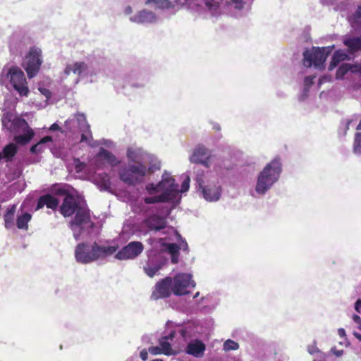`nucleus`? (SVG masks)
Returning <instances> with one entry per match:
<instances>
[{
  "label": "nucleus",
  "instance_id": "nucleus-14",
  "mask_svg": "<svg viewBox=\"0 0 361 361\" xmlns=\"http://www.w3.org/2000/svg\"><path fill=\"white\" fill-rule=\"evenodd\" d=\"M74 219L71 222L72 228L73 226H82L83 224H88L90 221V214L89 209L81 206L75 212Z\"/></svg>",
  "mask_w": 361,
  "mask_h": 361
},
{
  "label": "nucleus",
  "instance_id": "nucleus-26",
  "mask_svg": "<svg viewBox=\"0 0 361 361\" xmlns=\"http://www.w3.org/2000/svg\"><path fill=\"white\" fill-rule=\"evenodd\" d=\"M31 219L32 215L28 212L18 216L16 219V226L18 228L27 231L28 229V223L30 221Z\"/></svg>",
  "mask_w": 361,
  "mask_h": 361
},
{
  "label": "nucleus",
  "instance_id": "nucleus-55",
  "mask_svg": "<svg viewBox=\"0 0 361 361\" xmlns=\"http://www.w3.org/2000/svg\"><path fill=\"white\" fill-rule=\"evenodd\" d=\"M354 336L360 341H361V334L358 333H354Z\"/></svg>",
  "mask_w": 361,
  "mask_h": 361
},
{
  "label": "nucleus",
  "instance_id": "nucleus-41",
  "mask_svg": "<svg viewBox=\"0 0 361 361\" xmlns=\"http://www.w3.org/2000/svg\"><path fill=\"white\" fill-rule=\"evenodd\" d=\"M149 353L152 355H159L162 354V351L161 350L160 347L159 346H152L148 349Z\"/></svg>",
  "mask_w": 361,
  "mask_h": 361
},
{
  "label": "nucleus",
  "instance_id": "nucleus-58",
  "mask_svg": "<svg viewBox=\"0 0 361 361\" xmlns=\"http://www.w3.org/2000/svg\"><path fill=\"white\" fill-rule=\"evenodd\" d=\"M357 130H360V132H361V121H360V123L357 127Z\"/></svg>",
  "mask_w": 361,
  "mask_h": 361
},
{
  "label": "nucleus",
  "instance_id": "nucleus-9",
  "mask_svg": "<svg viewBox=\"0 0 361 361\" xmlns=\"http://www.w3.org/2000/svg\"><path fill=\"white\" fill-rule=\"evenodd\" d=\"M140 225L149 231H159L166 227V219L160 215L152 214L143 219Z\"/></svg>",
  "mask_w": 361,
  "mask_h": 361
},
{
  "label": "nucleus",
  "instance_id": "nucleus-3",
  "mask_svg": "<svg viewBox=\"0 0 361 361\" xmlns=\"http://www.w3.org/2000/svg\"><path fill=\"white\" fill-rule=\"evenodd\" d=\"M8 79L20 96L27 97L29 88L23 71L18 66L4 67L0 75V80Z\"/></svg>",
  "mask_w": 361,
  "mask_h": 361
},
{
  "label": "nucleus",
  "instance_id": "nucleus-49",
  "mask_svg": "<svg viewBox=\"0 0 361 361\" xmlns=\"http://www.w3.org/2000/svg\"><path fill=\"white\" fill-rule=\"evenodd\" d=\"M175 336V332L171 331L168 336L163 337V339H165L166 341L168 340H173Z\"/></svg>",
  "mask_w": 361,
  "mask_h": 361
},
{
  "label": "nucleus",
  "instance_id": "nucleus-51",
  "mask_svg": "<svg viewBox=\"0 0 361 361\" xmlns=\"http://www.w3.org/2000/svg\"><path fill=\"white\" fill-rule=\"evenodd\" d=\"M353 319L355 323L359 324L361 323V318L360 316L355 314L353 316Z\"/></svg>",
  "mask_w": 361,
  "mask_h": 361
},
{
  "label": "nucleus",
  "instance_id": "nucleus-40",
  "mask_svg": "<svg viewBox=\"0 0 361 361\" xmlns=\"http://www.w3.org/2000/svg\"><path fill=\"white\" fill-rule=\"evenodd\" d=\"M190 187V178L187 177L182 183L180 192H185L188 190Z\"/></svg>",
  "mask_w": 361,
  "mask_h": 361
},
{
  "label": "nucleus",
  "instance_id": "nucleus-39",
  "mask_svg": "<svg viewBox=\"0 0 361 361\" xmlns=\"http://www.w3.org/2000/svg\"><path fill=\"white\" fill-rule=\"evenodd\" d=\"M146 190L149 192V193L152 194V192H158L162 190V188L161 185H159V183L157 185H154V183H149L146 186Z\"/></svg>",
  "mask_w": 361,
  "mask_h": 361
},
{
  "label": "nucleus",
  "instance_id": "nucleus-23",
  "mask_svg": "<svg viewBox=\"0 0 361 361\" xmlns=\"http://www.w3.org/2000/svg\"><path fill=\"white\" fill-rule=\"evenodd\" d=\"M87 68V66L85 62H76L73 66H67L65 69V73L67 75H69L71 72L74 74L80 75Z\"/></svg>",
  "mask_w": 361,
  "mask_h": 361
},
{
  "label": "nucleus",
  "instance_id": "nucleus-54",
  "mask_svg": "<svg viewBox=\"0 0 361 361\" xmlns=\"http://www.w3.org/2000/svg\"><path fill=\"white\" fill-rule=\"evenodd\" d=\"M183 247H182L183 250H186V251L188 250V245L187 243L185 241H183Z\"/></svg>",
  "mask_w": 361,
  "mask_h": 361
},
{
  "label": "nucleus",
  "instance_id": "nucleus-44",
  "mask_svg": "<svg viewBox=\"0 0 361 361\" xmlns=\"http://www.w3.org/2000/svg\"><path fill=\"white\" fill-rule=\"evenodd\" d=\"M159 169H160V164H153L151 166H149L148 169L147 168V173H154V171L159 170Z\"/></svg>",
  "mask_w": 361,
  "mask_h": 361
},
{
  "label": "nucleus",
  "instance_id": "nucleus-36",
  "mask_svg": "<svg viewBox=\"0 0 361 361\" xmlns=\"http://www.w3.org/2000/svg\"><path fill=\"white\" fill-rule=\"evenodd\" d=\"M352 22L357 25H361V5L359 6L351 17Z\"/></svg>",
  "mask_w": 361,
  "mask_h": 361
},
{
  "label": "nucleus",
  "instance_id": "nucleus-61",
  "mask_svg": "<svg viewBox=\"0 0 361 361\" xmlns=\"http://www.w3.org/2000/svg\"><path fill=\"white\" fill-rule=\"evenodd\" d=\"M74 236H75V238L76 240H78V235H74Z\"/></svg>",
  "mask_w": 361,
  "mask_h": 361
},
{
  "label": "nucleus",
  "instance_id": "nucleus-13",
  "mask_svg": "<svg viewBox=\"0 0 361 361\" xmlns=\"http://www.w3.org/2000/svg\"><path fill=\"white\" fill-rule=\"evenodd\" d=\"M348 73L358 74L361 77V63H343L336 71V78L343 79Z\"/></svg>",
  "mask_w": 361,
  "mask_h": 361
},
{
  "label": "nucleus",
  "instance_id": "nucleus-6",
  "mask_svg": "<svg viewBox=\"0 0 361 361\" xmlns=\"http://www.w3.org/2000/svg\"><path fill=\"white\" fill-rule=\"evenodd\" d=\"M42 63V51L39 49L32 47L26 56V61L23 67L27 73V77L31 79L39 72Z\"/></svg>",
  "mask_w": 361,
  "mask_h": 361
},
{
  "label": "nucleus",
  "instance_id": "nucleus-31",
  "mask_svg": "<svg viewBox=\"0 0 361 361\" xmlns=\"http://www.w3.org/2000/svg\"><path fill=\"white\" fill-rule=\"evenodd\" d=\"M160 269V265L152 264L151 260H149L147 264L144 267L145 274L151 278L153 277Z\"/></svg>",
  "mask_w": 361,
  "mask_h": 361
},
{
  "label": "nucleus",
  "instance_id": "nucleus-20",
  "mask_svg": "<svg viewBox=\"0 0 361 361\" xmlns=\"http://www.w3.org/2000/svg\"><path fill=\"white\" fill-rule=\"evenodd\" d=\"M205 350V345L201 341L189 343L187 346V353L195 356L201 357Z\"/></svg>",
  "mask_w": 361,
  "mask_h": 361
},
{
  "label": "nucleus",
  "instance_id": "nucleus-59",
  "mask_svg": "<svg viewBox=\"0 0 361 361\" xmlns=\"http://www.w3.org/2000/svg\"><path fill=\"white\" fill-rule=\"evenodd\" d=\"M87 140L86 136L84 134H82V135H81V140L83 141V140Z\"/></svg>",
  "mask_w": 361,
  "mask_h": 361
},
{
  "label": "nucleus",
  "instance_id": "nucleus-43",
  "mask_svg": "<svg viewBox=\"0 0 361 361\" xmlns=\"http://www.w3.org/2000/svg\"><path fill=\"white\" fill-rule=\"evenodd\" d=\"M75 118L78 123L85 122L87 123L86 118L84 114L78 113L75 114Z\"/></svg>",
  "mask_w": 361,
  "mask_h": 361
},
{
  "label": "nucleus",
  "instance_id": "nucleus-42",
  "mask_svg": "<svg viewBox=\"0 0 361 361\" xmlns=\"http://www.w3.org/2000/svg\"><path fill=\"white\" fill-rule=\"evenodd\" d=\"M145 203L149 204L154 203H158L157 196L155 197H147L144 199Z\"/></svg>",
  "mask_w": 361,
  "mask_h": 361
},
{
  "label": "nucleus",
  "instance_id": "nucleus-48",
  "mask_svg": "<svg viewBox=\"0 0 361 361\" xmlns=\"http://www.w3.org/2000/svg\"><path fill=\"white\" fill-rule=\"evenodd\" d=\"M355 308L357 312H358L359 313H361V300H358L355 302Z\"/></svg>",
  "mask_w": 361,
  "mask_h": 361
},
{
  "label": "nucleus",
  "instance_id": "nucleus-19",
  "mask_svg": "<svg viewBox=\"0 0 361 361\" xmlns=\"http://www.w3.org/2000/svg\"><path fill=\"white\" fill-rule=\"evenodd\" d=\"M16 212V205L9 206L4 215V226L6 229H11L14 226L15 214Z\"/></svg>",
  "mask_w": 361,
  "mask_h": 361
},
{
  "label": "nucleus",
  "instance_id": "nucleus-16",
  "mask_svg": "<svg viewBox=\"0 0 361 361\" xmlns=\"http://www.w3.org/2000/svg\"><path fill=\"white\" fill-rule=\"evenodd\" d=\"M199 185L200 188L202 189V192L206 200L216 201L219 199L221 195L220 187L216 185L204 186L200 183Z\"/></svg>",
  "mask_w": 361,
  "mask_h": 361
},
{
  "label": "nucleus",
  "instance_id": "nucleus-7",
  "mask_svg": "<svg viewBox=\"0 0 361 361\" xmlns=\"http://www.w3.org/2000/svg\"><path fill=\"white\" fill-rule=\"evenodd\" d=\"M190 274L180 273L172 279V292L176 295H184L190 293L188 288H194L195 283Z\"/></svg>",
  "mask_w": 361,
  "mask_h": 361
},
{
  "label": "nucleus",
  "instance_id": "nucleus-50",
  "mask_svg": "<svg viewBox=\"0 0 361 361\" xmlns=\"http://www.w3.org/2000/svg\"><path fill=\"white\" fill-rule=\"evenodd\" d=\"M133 13V9L130 6H127L124 9V13L126 15H130Z\"/></svg>",
  "mask_w": 361,
  "mask_h": 361
},
{
  "label": "nucleus",
  "instance_id": "nucleus-34",
  "mask_svg": "<svg viewBox=\"0 0 361 361\" xmlns=\"http://www.w3.org/2000/svg\"><path fill=\"white\" fill-rule=\"evenodd\" d=\"M353 150L355 153L361 154V132H357L355 135Z\"/></svg>",
  "mask_w": 361,
  "mask_h": 361
},
{
  "label": "nucleus",
  "instance_id": "nucleus-33",
  "mask_svg": "<svg viewBox=\"0 0 361 361\" xmlns=\"http://www.w3.org/2000/svg\"><path fill=\"white\" fill-rule=\"evenodd\" d=\"M154 3L158 8L164 9L169 8L171 6V3L169 0H147L146 4Z\"/></svg>",
  "mask_w": 361,
  "mask_h": 361
},
{
  "label": "nucleus",
  "instance_id": "nucleus-38",
  "mask_svg": "<svg viewBox=\"0 0 361 361\" xmlns=\"http://www.w3.org/2000/svg\"><path fill=\"white\" fill-rule=\"evenodd\" d=\"M314 75L306 76L304 79L305 90H308L309 88L314 84Z\"/></svg>",
  "mask_w": 361,
  "mask_h": 361
},
{
  "label": "nucleus",
  "instance_id": "nucleus-24",
  "mask_svg": "<svg viewBox=\"0 0 361 361\" xmlns=\"http://www.w3.org/2000/svg\"><path fill=\"white\" fill-rule=\"evenodd\" d=\"M34 135L33 130L29 128L25 134L16 135L13 140L18 145H25L31 141Z\"/></svg>",
  "mask_w": 361,
  "mask_h": 361
},
{
  "label": "nucleus",
  "instance_id": "nucleus-1",
  "mask_svg": "<svg viewBox=\"0 0 361 361\" xmlns=\"http://www.w3.org/2000/svg\"><path fill=\"white\" fill-rule=\"evenodd\" d=\"M117 249L118 246H102L97 242L92 245L80 243L75 247V258L78 263L90 264L113 255Z\"/></svg>",
  "mask_w": 361,
  "mask_h": 361
},
{
  "label": "nucleus",
  "instance_id": "nucleus-10",
  "mask_svg": "<svg viewBox=\"0 0 361 361\" xmlns=\"http://www.w3.org/2000/svg\"><path fill=\"white\" fill-rule=\"evenodd\" d=\"M172 290V278L167 276L157 283L155 289L152 293V298L158 300L166 298L171 295Z\"/></svg>",
  "mask_w": 361,
  "mask_h": 361
},
{
  "label": "nucleus",
  "instance_id": "nucleus-32",
  "mask_svg": "<svg viewBox=\"0 0 361 361\" xmlns=\"http://www.w3.org/2000/svg\"><path fill=\"white\" fill-rule=\"evenodd\" d=\"M159 344L162 354L166 355H171L173 354L171 345L168 341L161 338V340L159 341Z\"/></svg>",
  "mask_w": 361,
  "mask_h": 361
},
{
  "label": "nucleus",
  "instance_id": "nucleus-21",
  "mask_svg": "<svg viewBox=\"0 0 361 361\" xmlns=\"http://www.w3.org/2000/svg\"><path fill=\"white\" fill-rule=\"evenodd\" d=\"M97 157L106 160L111 166H115L119 164L117 158L111 152L104 148L99 149Z\"/></svg>",
  "mask_w": 361,
  "mask_h": 361
},
{
  "label": "nucleus",
  "instance_id": "nucleus-28",
  "mask_svg": "<svg viewBox=\"0 0 361 361\" xmlns=\"http://www.w3.org/2000/svg\"><path fill=\"white\" fill-rule=\"evenodd\" d=\"M346 58H347V55L345 53H343L341 51H335L332 56V59H331V61L329 66V71L333 70L334 68H336L338 65V63L341 61H344Z\"/></svg>",
  "mask_w": 361,
  "mask_h": 361
},
{
  "label": "nucleus",
  "instance_id": "nucleus-37",
  "mask_svg": "<svg viewBox=\"0 0 361 361\" xmlns=\"http://www.w3.org/2000/svg\"><path fill=\"white\" fill-rule=\"evenodd\" d=\"M166 247L169 253L171 255L179 252L180 250L181 249V247L176 243H169L167 244Z\"/></svg>",
  "mask_w": 361,
  "mask_h": 361
},
{
  "label": "nucleus",
  "instance_id": "nucleus-18",
  "mask_svg": "<svg viewBox=\"0 0 361 361\" xmlns=\"http://www.w3.org/2000/svg\"><path fill=\"white\" fill-rule=\"evenodd\" d=\"M159 185H161L162 190L173 189L178 191V185L175 183V179L166 171L163 173L161 180L159 182Z\"/></svg>",
  "mask_w": 361,
  "mask_h": 361
},
{
  "label": "nucleus",
  "instance_id": "nucleus-12",
  "mask_svg": "<svg viewBox=\"0 0 361 361\" xmlns=\"http://www.w3.org/2000/svg\"><path fill=\"white\" fill-rule=\"evenodd\" d=\"M210 153L209 150L202 145H198L193 151L190 160L195 164H201L207 168L209 167Z\"/></svg>",
  "mask_w": 361,
  "mask_h": 361
},
{
  "label": "nucleus",
  "instance_id": "nucleus-46",
  "mask_svg": "<svg viewBox=\"0 0 361 361\" xmlns=\"http://www.w3.org/2000/svg\"><path fill=\"white\" fill-rule=\"evenodd\" d=\"M171 263L172 264H175L179 262V252L174 254V255H171Z\"/></svg>",
  "mask_w": 361,
  "mask_h": 361
},
{
  "label": "nucleus",
  "instance_id": "nucleus-53",
  "mask_svg": "<svg viewBox=\"0 0 361 361\" xmlns=\"http://www.w3.org/2000/svg\"><path fill=\"white\" fill-rule=\"evenodd\" d=\"M338 334L341 337H344L345 336V331L343 329L341 328L338 330Z\"/></svg>",
  "mask_w": 361,
  "mask_h": 361
},
{
  "label": "nucleus",
  "instance_id": "nucleus-4",
  "mask_svg": "<svg viewBox=\"0 0 361 361\" xmlns=\"http://www.w3.org/2000/svg\"><path fill=\"white\" fill-rule=\"evenodd\" d=\"M119 178L128 185H135L142 181L147 174V167L139 162L137 165L129 164L119 171Z\"/></svg>",
  "mask_w": 361,
  "mask_h": 361
},
{
  "label": "nucleus",
  "instance_id": "nucleus-27",
  "mask_svg": "<svg viewBox=\"0 0 361 361\" xmlns=\"http://www.w3.org/2000/svg\"><path fill=\"white\" fill-rule=\"evenodd\" d=\"M164 191L157 195L158 202H168L173 200L179 191L173 189L164 190Z\"/></svg>",
  "mask_w": 361,
  "mask_h": 361
},
{
  "label": "nucleus",
  "instance_id": "nucleus-30",
  "mask_svg": "<svg viewBox=\"0 0 361 361\" xmlns=\"http://www.w3.org/2000/svg\"><path fill=\"white\" fill-rule=\"evenodd\" d=\"M127 157L132 162H137L142 159V150L129 148L127 150Z\"/></svg>",
  "mask_w": 361,
  "mask_h": 361
},
{
  "label": "nucleus",
  "instance_id": "nucleus-17",
  "mask_svg": "<svg viewBox=\"0 0 361 361\" xmlns=\"http://www.w3.org/2000/svg\"><path fill=\"white\" fill-rule=\"evenodd\" d=\"M59 200L51 195L47 194L39 197L36 210L40 209L46 206L47 208L56 210L59 206Z\"/></svg>",
  "mask_w": 361,
  "mask_h": 361
},
{
  "label": "nucleus",
  "instance_id": "nucleus-52",
  "mask_svg": "<svg viewBox=\"0 0 361 361\" xmlns=\"http://www.w3.org/2000/svg\"><path fill=\"white\" fill-rule=\"evenodd\" d=\"M59 129H60V127L57 123H53L50 127L51 130H58Z\"/></svg>",
  "mask_w": 361,
  "mask_h": 361
},
{
  "label": "nucleus",
  "instance_id": "nucleus-62",
  "mask_svg": "<svg viewBox=\"0 0 361 361\" xmlns=\"http://www.w3.org/2000/svg\"><path fill=\"white\" fill-rule=\"evenodd\" d=\"M359 328L361 330V323L360 324V327Z\"/></svg>",
  "mask_w": 361,
  "mask_h": 361
},
{
  "label": "nucleus",
  "instance_id": "nucleus-15",
  "mask_svg": "<svg viewBox=\"0 0 361 361\" xmlns=\"http://www.w3.org/2000/svg\"><path fill=\"white\" fill-rule=\"evenodd\" d=\"M130 20L136 23H152L156 21L157 17L152 11L143 9L130 17Z\"/></svg>",
  "mask_w": 361,
  "mask_h": 361
},
{
  "label": "nucleus",
  "instance_id": "nucleus-2",
  "mask_svg": "<svg viewBox=\"0 0 361 361\" xmlns=\"http://www.w3.org/2000/svg\"><path fill=\"white\" fill-rule=\"evenodd\" d=\"M281 172V164L279 159H274L268 164L259 173L256 185L259 194L265 192L279 179Z\"/></svg>",
  "mask_w": 361,
  "mask_h": 361
},
{
  "label": "nucleus",
  "instance_id": "nucleus-57",
  "mask_svg": "<svg viewBox=\"0 0 361 361\" xmlns=\"http://www.w3.org/2000/svg\"><path fill=\"white\" fill-rule=\"evenodd\" d=\"M233 4H240L242 0H231Z\"/></svg>",
  "mask_w": 361,
  "mask_h": 361
},
{
  "label": "nucleus",
  "instance_id": "nucleus-47",
  "mask_svg": "<svg viewBox=\"0 0 361 361\" xmlns=\"http://www.w3.org/2000/svg\"><path fill=\"white\" fill-rule=\"evenodd\" d=\"M56 193L59 195H66L67 194H69L66 189L64 188H59L56 190Z\"/></svg>",
  "mask_w": 361,
  "mask_h": 361
},
{
  "label": "nucleus",
  "instance_id": "nucleus-29",
  "mask_svg": "<svg viewBox=\"0 0 361 361\" xmlns=\"http://www.w3.org/2000/svg\"><path fill=\"white\" fill-rule=\"evenodd\" d=\"M344 44L352 52H355L361 49V43L358 37H351L344 41Z\"/></svg>",
  "mask_w": 361,
  "mask_h": 361
},
{
  "label": "nucleus",
  "instance_id": "nucleus-5",
  "mask_svg": "<svg viewBox=\"0 0 361 361\" xmlns=\"http://www.w3.org/2000/svg\"><path fill=\"white\" fill-rule=\"evenodd\" d=\"M331 51L330 47L314 48L312 51L306 50L303 54L304 66L308 68L312 65L317 68L324 67V63Z\"/></svg>",
  "mask_w": 361,
  "mask_h": 361
},
{
  "label": "nucleus",
  "instance_id": "nucleus-56",
  "mask_svg": "<svg viewBox=\"0 0 361 361\" xmlns=\"http://www.w3.org/2000/svg\"><path fill=\"white\" fill-rule=\"evenodd\" d=\"M41 92L43 94L46 95L47 97L48 96L47 94L49 93V90L46 89H43L42 90H41Z\"/></svg>",
  "mask_w": 361,
  "mask_h": 361
},
{
  "label": "nucleus",
  "instance_id": "nucleus-35",
  "mask_svg": "<svg viewBox=\"0 0 361 361\" xmlns=\"http://www.w3.org/2000/svg\"><path fill=\"white\" fill-rule=\"evenodd\" d=\"M239 348V345L237 342L228 339L224 343V350L225 351H229L231 350H237Z\"/></svg>",
  "mask_w": 361,
  "mask_h": 361
},
{
  "label": "nucleus",
  "instance_id": "nucleus-8",
  "mask_svg": "<svg viewBox=\"0 0 361 361\" xmlns=\"http://www.w3.org/2000/svg\"><path fill=\"white\" fill-rule=\"evenodd\" d=\"M143 250L144 245L141 242L133 241L120 250L115 257L119 260L133 259L139 256Z\"/></svg>",
  "mask_w": 361,
  "mask_h": 361
},
{
  "label": "nucleus",
  "instance_id": "nucleus-11",
  "mask_svg": "<svg viewBox=\"0 0 361 361\" xmlns=\"http://www.w3.org/2000/svg\"><path fill=\"white\" fill-rule=\"evenodd\" d=\"M80 207L78 200L73 195L67 194L63 198L59 211L64 217H68L74 214Z\"/></svg>",
  "mask_w": 361,
  "mask_h": 361
},
{
  "label": "nucleus",
  "instance_id": "nucleus-22",
  "mask_svg": "<svg viewBox=\"0 0 361 361\" xmlns=\"http://www.w3.org/2000/svg\"><path fill=\"white\" fill-rule=\"evenodd\" d=\"M18 152V147L14 143L6 145L2 151L4 159L6 162L11 161Z\"/></svg>",
  "mask_w": 361,
  "mask_h": 361
},
{
  "label": "nucleus",
  "instance_id": "nucleus-25",
  "mask_svg": "<svg viewBox=\"0 0 361 361\" xmlns=\"http://www.w3.org/2000/svg\"><path fill=\"white\" fill-rule=\"evenodd\" d=\"M53 139L51 136H45L42 137L37 144L32 145L30 151L32 154L42 153L45 150L44 144L49 142H52Z\"/></svg>",
  "mask_w": 361,
  "mask_h": 361
},
{
  "label": "nucleus",
  "instance_id": "nucleus-45",
  "mask_svg": "<svg viewBox=\"0 0 361 361\" xmlns=\"http://www.w3.org/2000/svg\"><path fill=\"white\" fill-rule=\"evenodd\" d=\"M140 358L143 361L147 360V359H148V351L146 349H143L142 350H141V352L140 353Z\"/></svg>",
  "mask_w": 361,
  "mask_h": 361
},
{
  "label": "nucleus",
  "instance_id": "nucleus-60",
  "mask_svg": "<svg viewBox=\"0 0 361 361\" xmlns=\"http://www.w3.org/2000/svg\"><path fill=\"white\" fill-rule=\"evenodd\" d=\"M106 176L107 177V181H108V183H109V176L107 175H106Z\"/></svg>",
  "mask_w": 361,
  "mask_h": 361
}]
</instances>
